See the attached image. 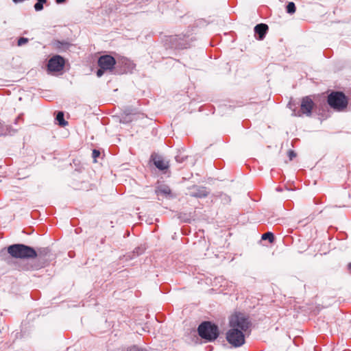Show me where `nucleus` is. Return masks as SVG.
<instances>
[{"mask_svg": "<svg viewBox=\"0 0 351 351\" xmlns=\"http://www.w3.org/2000/svg\"><path fill=\"white\" fill-rule=\"evenodd\" d=\"M171 40L176 49H186L190 46L189 37L185 36H176Z\"/></svg>", "mask_w": 351, "mask_h": 351, "instance_id": "nucleus-8", "label": "nucleus"}, {"mask_svg": "<svg viewBox=\"0 0 351 351\" xmlns=\"http://www.w3.org/2000/svg\"><path fill=\"white\" fill-rule=\"evenodd\" d=\"M99 155H100V152H99V151L96 150V149H94V150L93 151V158H94L95 159L96 158H97Z\"/></svg>", "mask_w": 351, "mask_h": 351, "instance_id": "nucleus-20", "label": "nucleus"}, {"mask_svg": "<svg viewBox=\"0 0 351 351\" xmlns=\"http://www.w3.org/2000/svg\"><path fill=\"white\" fill-rule=\"evenodd\" d=\"M66 0H56L57 3H63Z\"/></svg>", "mask_w": 351, "mask_h": 351, "instance_id": "nucleus-23", "label": "nucleus"}, {"mask_svg": "<svg viewBox=\"0 0 351 351\" xmlns=\"http://www.w3.org/2000/svg\"><path fill=\"white\" fill-rule=\"evenodd\" d=\"M47 0H37V2L34 5V9L36 11H41L43 9V5L45 3Z\"/></svg>", "mask_w": 351, "mask_h": 351, "instance_id": "nucleus-14", "label": "nucleus"}, {"mask_svg": "<svg viewBox=\"0 0 351 351\" xmlns=\"http://www.w3.org/2000/svg\"><path fill=\"white\" fill-rule=\"evenodd\" d=\"M313 107L314 102L311 98L308 96L304 97L302 99L300 111L298 112V114L295 113V115L300 117L302 114H305L306 116L309 117L311 115Z\"/></svg>", "mask_w": 351, "mask_h": 351, "instance_id": "nucleus-6", "label": "nucleus"}, {"mask_svg": "<svg viewBox=\"0 0 351 351\" xmlns=\"http://www.w3.org/2000/svg\"><path fill=\"white\" fill-rule=\"evenodd\" d=\"M20 119H21V115L18 116V117L16 118V119H15V121H14V124H17V123H18V122H19V121Z\"/></svg>", "mask_w": 351, "mask_h": 351, "instance_id": "nucleus-22", "label": "nucleus"}, {"mask_svg": "<svg viewBox=\"0 0 351 351\" xmlns=\"http://www.w3.org/2000/svg\"><path fill=\"white\" fill-rule=\"evenodd\" d=\"M288 155H289V157L290 160H292L296 156L295 153L293 151H292V150H290L289 152Z\"/></svg>", "mask_w": 351, "mask_h": 351, "instance_id": "nucleus-19", "label": "nucleus"}, {"mask_svg": "<svg viewBox=\"0 0 351 351\" xmlns=\"http://www.w3.org/2000/svg\"><path fill=\"white\" fill-rule=\"evenodd\" d=\"M116 63L114 58L110 55L101 56L98 60V66L99 69L97 71V76L101 77L107 71L113 69Z\"/></svg>", "mask_w": 351, "mask_h": 351, "instance_id": "nucleus-5", "label": "nucleus"}, {"mask_svg": "<svg viewBox=\"0 0 351 351\" xmlns=\"http://www.w3.org/2000/svg\"><path fill=\"white\" fill-rule=\"evenodd\" d=\"M268 30V26L264 23H260L255 26L254 32L258 34L259 40H263Z\"/></svg>", "mask_w": 351, "mask_h": 351, "instance_id": "nucleus-11", "label": "nucleus"}, {"mask_svg": "<svg viewBox=\"0 0 351 351\" xmlns=\"http://www.w3.org/2000/svg\"><path fill=\"white\" fill-rule=\"evenodd\" d=\"M56 120L58 121L59 125L61 126H65L68 124L67 121H66L64 119V113L62 112H58Z\"/></svg>", "mask_w": 351, "mask_h": 351, "instance_id": "nucleus-13", "label": "nucleus"}, {"mask_svg": "<svg viewBox=\"0 0 351 351\" xmlns=\"http://www.w3.org/2000/svg\"><path fill=\"white\" fill-rule=\"evenodd\" d=\"M8 133V126L0 120V136L6 135Z\"/></svg>", "mask_w": 351, "mask_h": 351, "instance_id": "nucleus-17", "label": "nucleus"}, {"mask_svg": "<svg viewBox=\"0 0 351 351\" xmlns=\"http://www.w3.org/2000/svg\"><path fill=\"white\" fill-rule=\"evenodd\" d=\"M206 187L202 186H193L189 189V195L197 198H203L208 195Z\"/></svg>", "mask_w": 351, "mask_h": 351, "instance_id": "nucleus-9", "label": "nucleus"}, {"mask_svg": "<svg viewBox=\"0 0 351 351\" xmlns=\"http://www.w3.org/2000/svg\"><path fill=\"white\" fill-rule=\"evenodd\" d=\"M199 335L208 341L215 340L219 336L217 326L210 322H202L197 328Z\"/></svg>", "mask_w": 351, "mask_h": 351, "instance_id": "nucleus-3", "label": "nucleus"}, {"mask_svg": "<svg viewBox=\"0 0 351 351\" xmlns=\"http://www.w3.org/2000/svg\"><path fill=\"white\" fill-rule=\"evenodd\" d=\"M28 42V39L27 38L21 37L18 40V45L22 46L26 44Z\"/></svg>", "mask_w": 351, "mask_h": 351, "instance_id": "nucleus-18", "label": "nucleus"}, {"mask_svg": "<svg viewBox=\"0 0 351 351\" xmlns=\"http://www.w3.org/2000/svg\"><path fill=\"white\" fill-rule=\"evenodd\" d=\"M348 269H349V270H350V272H351V263H350V264L348 265Z\"/></svg>", "mask_w": 351, "mask_h": 351, "instance_id": "nucleus-25", "label": "nucleus"}, {"mask_svg": "<svg viewBox=\"0 0 351 351\" xmlns=\"http://www.w3.org/2000/svg\"><path fill=\"white\" fill-rule=\"evenodd\" d=\"M156 192L158 195H163L167 197L171 194V189L168 186L160 185L157 187Z\"/></svg>", "mask_w": 351, "mask_h": 351, "instance_id": "nucleus-12", "label": "nucleus"}, {"mask_svg": "<svg viewBox=\"0 0 351 351\" xmlns=\"http://www.w3.org/2000/svg\"><path fill=\"white\" fill-rule=\"evenodd\" d=\"M8 253L12 258L27 260L23 266L25 270H38L44 267L45 261L38 256L36 250L24 244H13L8 247Z\"/></svg>", "mask_w": 351, "mask_h": 351, "instance_id": "nucleus-1", "label": "nucleus"}, {"mask_svg": "<svg viewBox=\"0 0 351 351\" xmlns=\"http://www.w3.org/2000/svg\"><path fill=\"white\" fill-rule=\"evenodd\" d=\"M229 326L226 337L227 341L234 348L242 346L245 342L244 332L250 326L248 319L242 313H235L230 317Z\"/></svg>", "mask_w": 351, "mask_h": 351, "instance_id": "nucleus-2", "label": "nucleus"}, {"mask_svg": "<svg viewBox=\"0 0 351 351\" xmlns=\"http://www.w3.org/2000/svg\"><path fill=\"white\" fill-rule=\"evenodd\" d=\"M154 165L160 170H165L169 168V162L161 156H156L153 158Z\"/></svg>", "mask_w": 351, "mask_h": 351, "instance_id": "nucleus-10", "label": "nucleus"}, {"mask_svg": "<svg viewBox=\"0 0 351 351\" xmlns=\"http://www.w3.org/2000/svg\"><path fill=\"white\" fill-rule=\"evenodd\" d=\"M176 160L178 162H182L184 160V157H180L179 156H176Z\"/></svg>", "mask_w": 351, "mask_h": 351, "instance_id": "nucleus-21", "label": "nucleus"}, {"mask_svg": "<svg viewBox=\"0 0 351 351\" xmlns=\"http://www.w3.org/2000/svg\"><path fill=\"white\" fill-rule=\"evenodd\" d=\"M328 104L339 111L344 110L348 106V99L341 92H334L328 97Z\"/></svg>", "mask_w": 351, "mask_h": 351, "instance_id": "nucleus-4", "label": "nucleus"}, {"mask_svg": "<svg viewBox=\"0 0 351 351\" xmlns=\"http://www.w3.org/2000/svg\"><path fill=\"white\" fill-rule=\"evenodd\" d=\"M64 60L60 56H55L48 62V69L51 71H60L63 69Z\"/></svg>", "mask_w": 351, "mask_h": 351, "instance_id": "nucleus-7", "label": "nucleus"}, {"mask_svg": "<svg viewBox=\"0 0 351 351\" xmlns=\"http://www.w3.org/2000/svg\"><path fill=\"white\" fill-rule=\"evenodd\" d=\"M262 239L263 240H269V241L270 243H272L274 241V236L273 233H271L270 232H267L266 233H264L262 235Z\"/></svg>", "mask_w": 351, "mask_h": 351, "instance_id": "nucleus-15", "label": "nucleus"}, {"mask_svg": "<svg viewBox=\"0 0 351 351\" xmlns=\"http://www.w3.org/2000/svg\"><path fill=\"white\" fill-rule=\"evenodd\" d=\"M14 3H21L23 2L24 0H12Z\"/></svg>", "mask_w": 351, "mask_h": 351, "instance_id": "nucleus-24", "label": "nucleus"}, {"mask_svg": "<svg viewBox=\"0 0 351 351\" xmlns=\"http://www.w3.org/2000/svg\"><path fill=\"white\" fill-rule=\"evenodd\" d=\"M295 5L293 2H289L287 5V12L289 14H293L295 12Z\"/></svg>", "mask_w": 351, "mask_h": 351, "instance_id": "nucleus-16", "label": "nucleus"}]
</instances>
